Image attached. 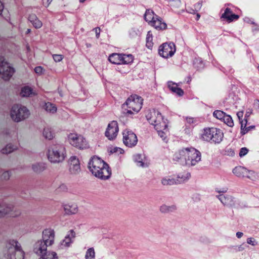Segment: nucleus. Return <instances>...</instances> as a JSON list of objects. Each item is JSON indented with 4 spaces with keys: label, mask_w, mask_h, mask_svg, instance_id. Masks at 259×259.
<instances>
[{
    "label": "nucleus",
    "mask_w": 259,
    "mask_h": 259,
    "mask_svg": "<svg viewBox=\"0 0 259 259\" xmlns=\"http://www.w3.org/2000/svg\"><path fill=\"white\" fill-rule=\"evenodd\" d=\"M146 117L149 122L153 125L157 131L158 136L165 142L168 141L169 133V122L158 111H150Z\"/></svg>",
    "instance_id": "obj_1"
},
{
    "label": "nucleus",
    "mask_w": 259,
    "mask_h": 259,
    "mask_svg": "<svg viewBox=\"0 0 259 259\" xmlns=\"http://www.w3.org/2000/svg\"><path fill=\"white\" fill-rule=\"evenodd\" d=\"M200 152L194 148H185L176 151L172 156L174 161L183 165H194L201 160Z\"/></svg>",
    "instance_id": "obj_2"
},
{
    "label": "nucleus",
    "mask_w": 259,
    "mask_h": 259,
    "mask_svg": "<svg viewBox=\"0 0 259 259\" xmlns=\"http://www.w3.org/2000/svg\"><path fill=\"white\" fill-rule=\"evenodd\" d=\"M88 167L92 175L100 180H107L111 176V169L108 164L98 157L94 156L90 159Z\"/></svg>",
    "instance_id": "obj_3"
},
{
    "label": "nucleus",
    "mask_w": 259,
    "mask_h": 259,
    "mask_svg": "<svg viewBox=\"0 0 259 259\" xmlns=\"http://www.w3.org/2000/svg\"><path fill=\"white\" fill-rule=\"evenodd\" d=\"M143 99L141 97L137 95L130 96L126 100L124 106L128 115L135 114L138 113L142 108Z\"/></svg>",
    "instance_id": "obj_4"
},
{
    "label": "nucleus",
    "mask_w": 259,
    "mask_h": 259,
    "mask_svg": "<svg viewBox=\"0 0 259 259\" xmlns=\"http://www.w3.org/2000/svg\"><path fill=\"white\" fill-rule=\"evenodd\" d=\"M9 245V246H7V250L5 253L7 259H24L25 252L18 241L11 240Z\"/></svg>",
    "instance_id": "obj_5"
},
{
    "label": "nucleus",
    "mask_w": 259,
    "mask_h": 259,
    "mask_svg": "<svg viewBox=\"0 0 259 259\" xmlns=\"http://www.w3.org/2000/svg\"><path fill=\"white\" fill-rule=\"evenodd\" d=\"M30 112L25 106L21 105H14L10 109V116L11 119L15 122L24 121L29 117Z\"/></svg>",
    "instance_id": "obj_6"
},
{
    "label": "nucleus",
    "mask_w": 259,
    "mask_h": 259,
    "mask_svg": "<svg viewBox=\"0 0 259 259\" xmlns=\"http://www.w3.org/2000/svg\"><path fill=\"white\" fill-rule=\"evenodd\" d=\"M144 18L145 21L156 30H163L167 28L166 23L151 10L146 11Z\"/></svg>",
    "instance_id": "obj_7"
},
{
    "label": "nucleus",
    "mask_w": 259,
    "mask_h": 259,
    "mask_svg": "<svg viewBox=\"0 0 259 259\" xmlns=\"http://www.w3.org/2000/svg\"><path fill=\"white\" fill-rule=\"evenodd\" d=\"M66 156V151L63 147L50 148L48 150V159L52 163H61L64 161Z\"/></svg>",
    "instance_id": "obj_8"
},
{
    "label": "nucleus",
    "mask_w": 259,
    "mask_h": 259,
    "mask_svg": "<svg viewBox=\"0 0 259 259\" xmlns=\"http://www.w3.org/2000/svg\"><path fill=\"white\" fill-rule=\"evenodd\" d=\"M68 140L69 143L76 149L83 150L89 147V142L81 135L70 133L68 136Z\"/></svg>",
    "instance_id": "obj_9"
},
{
    "label": "nucleus",
    "mask_w": 259,
    "mask_h": 259,
    "mask_svg": "<svg viewBox=\"0 0 259 259\" xmlns=\"http://www.w3.org/2000/svg\"><path fill=\"white\" fill-rule=\"evenodd\" d=\"M108 60L113 64H128L133 62L134 57L132 55L113 53L109 56Z\"/></svg>",
    "instance_id": "obj_10"
},
{
    "label": "nucleus",
    "mask_w": 259,
    "mask_h": 259,
    "mask_svg": "<svg viewBox=\"0 0 259 259\" xmlns=\"http://www.w3.org/2000/svg\"><path fill=\"white\" fill-rule=\"evenodd\" d=\"M176 51L175 45L173 43H164L159 47V55L163 58L171 57Z\"/></svg>",
    "instance_id": "obj_11"
},
{
    "label": "nucleus",
    "mask_w": 259,
    "mask_h": 259,
    "mask_svg": "<svg viewBox=\"0 0 259 259\" xmlns=\"http://www.w3.org/2000/svg\"><path fill=\"white\" fill-rule=\"evenodd\" d=\"M15 72L14 69L5 60L0 59V75L5 80L9 79Z\"/></svg>",
    "instance_id": "obj_12"
},
{
    "label": "nucleus",
    "mask_w": 259,
    "mask_h": 259,
    "mask_svg": "<svg viewBox=\"0 0 259 259\" xmlns=\"http://www.w3.org/2000/svg\"><path fill=\"white\" fill-rule=\"evenodd\" d=\"M122 141L125 145L132 147L137 144L138 138L133 132L125 130L122 132Z\"/></svg>",
    "instance_id": "obj_13"
},
{
    "label": "nucleus",
    "mask_w": 259,
    "mask_h": 259,
    "mask_svg": "<svg viewBox=\"0 0 259 259\" xmlns=\"http://www.w3.org/2000/svg\"><path fill=\"white\" fill-rule=\"evenodd\" d=\"M118 131L119 127L117 122L113 120L108 123L105 135L108 140H113L117 136Z\"/></svg>",
    "instance_id": "obj_14"
},
{
    "label": "nucleus",
    "mask_w": 259,
    "mask_h": 259,
    "mask_svg": "<svg viewBox=\"0 0 259 259\" xmlns=\"http://www.w3.org/2000/svg\"><path fill=\"white\" fill-rule=\"evenodd\" d=\"M55 233L52 228H46L42 232L41 240L48 245H52L55 242Z\"/></svg>",
    "instance_id": "obj_15"
},
{
    "label": "nucleus",
    "mask_w": 259,
    "mask_h": 259,
    "mask_svg": "<svg viewBox=\"0 0 259 259\" xmlns=\"http://www.w3.org/2000/svg\"><path fill=\"white\" fill-rule=\"evenodd\" d=\"M189 176L188 174H186L181 177L179 176L178 179H176L170 176H168L163 178L161 180V183L163 185H171L185 181L189 178Z\"/></svg>",
    "instance_id": "obj_16"
},
{
    "label": "nucleus",
    "mask_w": 259,
    "mask_h": 259,
    "mask_svg": "<svg viewBox=\"0 0 259 259\" xmlns=\"http://www.w3.org/2000/svg\"><path fill=\"white\" fill-rule=\"evenodd\" d=\"M48 246H49L47 245L43 241L38 240L34 243L33 250L34 253L40 256L47 252Z\"/></svg>",
    "instance_id": "obj_17"
},
{
    "label": "nucleus",
    "mask_w": 259,
    "mask_h": 259,
    "mask_svg": "<svg viewBox=\"0 0 259 259\" xmlns=\"http://www.w3.org/2000/svg\"><path fill=\"white\" fill-rule=\"evenodd\" d=\"M4 217L9 215L11 217H17L20 214V212L15 209L11 204H2Z\"/></svg>",
    "instance_id": "obj_18"
},
{
    "label": "nucleus",
    "mask_w": 259,
    "mask_h": 259,
    "mask_svg": "<svg viewBox=\"0 0 259 259\" xmlns=\"http://www.w3.org/2000/svg\"><path fill=\"white\" fill-rule=\"evenodd\" d=\"M69 170L71 174L75 175L80 171V163L78 159L74 156H71L69 159Z\"/></svg>",
    "instance_id": "obj_19"
},
{
    "label": "nucleus",
    "mask_w": 259,
    "mask_h": 259,
    "mask_svg": "<svg viewBox=\"0 0 259 259\" xmlns=\"http://www.w3.org/2000/svg\"><path fill=\"white\" fill-rule=\"evenodd\" d=\"M63 206L64 211L67 215L75 214L78 211L77 205L74 202H66L64 203Z\"/></svg>",
    "instance_id": "obj_20"
},
{
    "label": "nucleus",
    "mask_w": 259,
    "mask_h": 259,
    "mask_svg": "<svg viewBox=\"0 0 259 259\" xmlns=\"http://www.w3.org/2000/svg\"><path fill=\"white\" fill-rule=\"evenodd\" d=\"M218 198L224 206L232 207L235 204L234 199L230 195L220 194Z\"/></svg>",
    "instance_id": "obj_21"
},
{
    "label": "nucleus",
    "mask_w": 259,
    "mask_h": 259,
    "mask_svg": "<svg viewBox=\"0 0 259 259\" xmlns=\"http://www.w3.org/2000/svg\"><path fill=\"white\" fill-rule=\"evenodd\" d=\"M134 161L138 166L146 167L149 165L147 160L144 155L136 154L134 156Z\"/></svg>",
    "instance_id": "obj_22"
},
{
    "label": "nucleus",
    "mask_w": 259,
    "mask_h": 259,
    "mask_svg": "<svg viewBox=\"0 0 259 259\" xmlns=\"http://www.w3.org/2000/svg\"><path fill=\"white\" fill-rule=\"evenodd\" d=\"M211 140L215 143H220L223 138V133L219 128H213Z\"/></svg>",
    "instance_id": "obj_23"
},
{
    "label": "nucleus",
    "mask_w": 259,
    "mask_h": 259,
    "mask_svg": "<svg viewBox=\"0 0 259 259\" xmlns=\"http://www.w3.org/2000/svg\"><path fill=\"white\" fill-rule=\"evenodd\" d=\"M167 85L169 90L173 93L176 94L179 96L183 95V91L178 87V85L177 83L172 81H168L167 82Z\"/></svg>",
    "instance_id": "obj_24"
},
{
    "label": "nucleus",
    "mask_w": 259,
    "mask_h": 259,
    "mask_svg": "<svg viewBox=\"0 0 259 259\" xmlns=\"http://www.w3.org/2000/svg\"><path fill=\"white\" fill-rule=\"evenodd\" d=\"M29 21L32 25L36 29L40 28L42 26V22L35 14H31L28 18Z\"/></svg>",
    "instance_id": "obj_25"
},
{
    "label": "nucleus",
    "mask_w": 259,
    "mask_h": 259,
    "mask_svg": "<svg viewBox=\"0 0 259 259\" xmlns=\"http://www.w3.org/2000/svg\"><path fill=\"white\" fill-rule=\"evenodd\" d=\"M169 5L178 13L184 12V9H181V6L182 5L181 0H169Z\"/></svg>",
    "instance_id": "obj_26"
},
{
    "label": "nucleus",
    "mask_w": 259,
    "mask_h": 259,
    "mask_svg": "<svg viewBox=\"0 0 259 259\" xmlns=\"http://www.w3.org/2000/svg\"><path fill=\"white\" fill-rule=\"evenodd\" d=\"M42 135L46 139L48 140H52L55 137V134L53 130L49 127H46L44 129Z\"/></svg>",
    "instance_id": "obj_27"
},
{
    "label": "nucleus",
    "mask_w": 259,
    "mask_h": 259,
    "mask_svg": "<svg viewBox=\"0 0 259 259\" xmlns=\"http://www.w3.org/2000/svg\"><path fill=\"white\" fill-rule=\"evenodd\" d=\"M222 17L226 19L229 22H231L234 19H237L239 16L233 14L229 9L227 8L224 13L222 15Z\"/></svg>",
    "instance_id": "obj_28"
},
{
    "label": "nucleus",
    "mask_w": 259,
    "mask_h": 259,
    "mask_svg": "<svg viewBox=\"0 0 259 259\" xmlns=\"http://www.w3.org/2000/svg\"><path fill=\"white\" fill-rule=\"evenodd\" d=\"M213 128H207L204 129L203 133L202 134L201 137L204 141H210L211 140V136L212 135Z\"/></svg>",
    "instance_id": "obj_29"
},
{
    "label": "nucleus",
    "mask_w": 259,
    "mask_h": 259,
    "mask_svg": "<svg viewBox=\"0 0 259 259\" xmlns=\"http://www.w3.org/2000/svg\"><path fill=\"white\" fill-rule=\"evenodd\" d=\"M21 94L23 97H29L32 95H36V92L29 87H25L21 90Z\"/></svg>",
    "instance_id": "obj_30"
},
{
    "label": "nucleus",
    "mask_w": 259,
    "mask_h": 259,
    "mask_svg": "<svg viewBox=\"0 0 259 259\" xmlns=\"http://www.w3.org/2000/svg\"><path fill=\"white\" fill-rule=\"evenodd\" d=\"M38 259H58V256L55 251H49L40 256Z\"/></svg>",
    "instance_id": "obj_31"
},
{
    "label": "nucleus",
    "mask_w": 259,
    "mask_h": 259,
    "mask_svg": "<svg viewBox=\"0 0 259 259\" xmlns=\"http://www.w3.org/2000/svg\"><path fill=\"white\" fill-rule=\"evenodd\" d=\"M233 173L238 177H244L246 168L242 166H236L232 170Z\"/></svg>",
    "instance_id": "obj_32"
},
{
    "label": "nucleus",
    "mask_w": 259,
    "mask_h": 259,
    "mask_svg": "<svg viewBox=\"0 0 259 259\" xmlns=\"http://www.w3.org/2000/svg\"><path fill=\"white\" fill-rule=\"evenodd\" d=\"M43 108L49 113H54L57 111V107L55 105L50 102L46 103L43 106Z\"/></svg>",
    "instance_id": "obj_33"
},
{
    "label": "nucleus",
    "mask_w": 259,
    "mask_h": 259,
    "mask_svg": "<svg viewBox=\"0 0 259 259\" xmlns=\"http://www.w3.org/2000/svg\"><path fill=\"white\" fill-rule=\"evenodd\" d=\"M72 242V238L69 235H66L60 243L62 248L69 247Z\"/></svg>",
    "instance_id": "obj_34"
},
{
    "label": "nucleus",
    "mask_w": 259,
    "mask_h": 259,
    "mask_svg": "<svg viewBox=\"0 0 259 259\" xmlns=\"http://www.w3.org/2000/svg\"><path fill=\"white\" fill-rule=\"evenodd\" d=\"M239 121L241 124V133L242 135H244L249 131L250 127H246L247 125V119H241V120H240Z\"/></svg>",
    "instance_id": "obj_35"
},
{
    "label": "nucleus",
    "mask_w": 259,
    "mask_h": 259,
    "mask_svg": "<svg viewBox=\"0 0 259 259\" xmlns=\"http://www.w3.org/2000/svg\"><path fill=\"white\" fill-rule=\"evenodd\" d=\"M244 177L248 178L252 180H255L257 178V174L254 171L248 170L246 168Z\"/></svg>",
    "instance_id": "obj_36"
},
{
    "label": "nucleus",
    "mask_w": 259,
    "mask_h": 259,
    "mask_svg": "<svg viewBox=\"0 0 259 259\" xmlns=\"http://www.w3.org/2000/svg\"><path fill=\"white\" fill-rule=\"evenodd\" d=\"M176 209L175 206H167L166 205H162L160 207V211L162 213H168Z\"/></svg>",
    "instance_id": "obj_37"
},
{
    "label": "nucleus",
    "mask_w": 259,
    "mask_h": 259,
    "mask_svg": "<svg viewBox=\"0 0 259 259\" xmlns=\"http://www.w3.org/2000/svg\"><path fill=\"white\" fill-rule=\"evenodd\" d=\"M153 36L151 31H148L146 36V46L149 49H151L153 46Z\"/></svg>",
    "instance_id": "obj_38"
},
{
    "label": "nucleus",
    "mask_w": 259,
    "mask_h": 259,
    "mask_svg": "<svg viewBox=\"0 0 259 259\" xmlns=\"http://www.w3.org/2000/svg\"><path fill=\"white\" fill-rule=\"evenodd\" d=\"M95 252L93 248L88 249L85 255V259H94Z\"/></svg>",
    "instance_id": "obj_39"
},
{
    "label": "nucleus",
    "mask_w": 259,
    "mask_h": 259,
    "mask_svg": "<svg viewBox=\"0 0 259 259\" xmlns=\"http://www.w3.org/2000/svg\"><path fill=\"white\" fill-rule=\"evenodd\" d=\"M223 121L230 127H233L234 126V122L232 118L229 115L226 114L223 119Z\"/></svg>",
    "instance_id": "obj_40"
},
{
    "label": "nucleus",
    "mask_w": 259,
    "mask_h": 259,
    "mask_svg": "<svg viewBox=\"0 0 259 259\" xmlns=\"http://www.w3.org/2000/svg\"><path fill=\"white\" fill-rule=\"evenodd\" d=\"M213 115L216 118L223 120L226 114L221 110H215L214 111Z\"/></svg>",
    "instance_id": "obj_41"
},
{
    "label": "nucleus",
    "mask_w": 259,
    "mask_h": 259,
    "mask_svg": "<svg viewBox=\"0 0 259 259\" xmlns=\"http://www.w3.org/2000/svg\"><path fill=\"white\" fill-rule=\"evenodd\" d=\"M110 152L112 154L119 155L123 154L124 153V150L120 148L114 147L110 148Z\"/></svg>",
    "instance_id": "obj_42"
},
{
    "label": "nucleus",
    "mask_w": 259,
    "mask_h": 259,
    "mask_svg": "<svg viewBox=\"0 0 259 259\" xmlns=\"http://www.w3.org/2000/svg\"><path fill=\"white\" fill-rule=\"evenodd\" d=\"M15 147L11 145H7L6 147L2 150V152L4 153H9L13 151L15 149Z\"/></svg>",
    "instance_id": "obj_43"
},
{
    "label": "nucleus",
    "mask_w": 259,
    "mask_h": 259,
    "mask_svg": "<svg viewBox=\"0 0 259 259\" xmlns=\"http://www.w3.org/2000/svg\"><path fill=\"white\" fill-rule=\"evenodd\" d=\"M34 70L35 73L38 75H41L44 74L46 71L45 69L40 66L35 67Z\"/></svg>",
    "instance_id": "obj_44"
},
{
    "label": "nucleus",
    "mask_w": 259,
    "mask_h": 259,
    "mask_svg": "<svg viewBox=\"0 0 259 259\" xmlns=\"http://www.w3.org/2000/svg\"><path fill=\"white\" fill-rule=\"evenodd\" d=\"M63 56L61 54H54L53 58L55 62H60L63 59Z\"/></svg>",
    "instance_id": "obj_45"
},
{
    "label": "nucleus",
    "mask_w": 259,
    "mask_h": 259,
    "mask_svg": "<svg viewBox=\"0 0 259 259\" xmlns=\"http://www.w3.org/2000/svg\"><path fill=\"white\" fill-rule=\"evenodd\" d=\"M248 152V150L247 148L246 147H243L240 150V152H239V156L242 157H243L244 156H245Z\"/></svg>",
    "instance_id": "obj_46"
},
{
    "label": "nucleus",
    "mask_w": 259,
    "mask_h": 259,
    "mask_svg": "<svg viewBox=\"0 0 259 259\" xmlns=\"http://www.w3.org/2000/svg\"><path fill=\"white\" fill-rule=\"evenodd\" d=\"M32 168L35 172H39L41 170V168L39 163H35L32 165Z\"/></svg>",
    "instance_id": "obj_47"
},
{
    "label": "nucleus",
    "mask_w": 259,
    "mask_h": 259,
    "mask_svg": "<svg viewBox=\"0 0 259 259\" xmlns=\"http://www.w3.org/2000/svg\"><path fill=\"white\" fill-rule=\"evenodd\" d=\"M247 242L248 244H250L252 246H254L256 244V241L255 239L253 238H249L247 239Z\"/></svg>",
    "instance_id": "obj_48"
},
{
    "label": "nucleus",
    "mask_w": 259,
    "mask_h": 259,
    "mask_svg": "<svg viewBox=\"0 0 259 259\" xmlns=\"http://www.w3.org/2000/svg\"><path fill=\"white\" fill-rule=\"evenodd\" d=\"M52 1L53 0H46L43 3V5L45 7L48 8L52 3Z\"/></svg>",
    "instance_id": "obj_49"
},
{
    "label": "nucleus",
    "mask_w": 259,
    "mask_h": 259,
    "mask_svg": "<svg viewBox=\"0 0 259 259\" xmlns=\"http://www.w3.org/2000/svg\"><path fill=\"white\" fill-rule=\"evenodd\" d=\"M94 31L95 32L96 37L97 38H98L99 37V36H100V29L99 28H98V27L95 28L94 29Z\"/></svg>",
    "instance_id": "obj_50"
},
{
    "label": "nucleus",
    "mask_w": 259,
    "mask_h": 259,
    "mask_svg": "<svg viewBox=\"0 0 259 259\" xmlns=\"http://www.w3.org/2000/svg\"><path fill=\"white\" fill-rule=\"evenodd\" d=\"M243 112L242 111H238L237 113V116L239 120H241V119H242V117H243Z\"/></svg>",
    "instance_id": "obj_51"
},
{
    "label": "nucleus",
    "mask_w": 259,
    "mask_h": 259,
    "mask_svg": "<svg viewBox=\"0 0 259 259\" xmlns=\"http://www.w3.org/2000/svg\"><path fill=\"white\" fill-rule=\"evenodd\" d=\"M192 199L194 202H196L200 200V197L198 195H195L193 196Z\"/></svg>",
    "instance_id": "obj_52"
},
{
    "label": "nucleus",
    "mask_w": 259,
    "mask_h": 259,
    "mask_svg": "<svg viewBox=\"0 0 259 259\" xmlns=\"http://www.w3.org/2000/svg\"><path fill=\"white\" fill-rule=\"evenodd\" d=\"M4 10V5L3 3L0 2V15L2 13Z\"/></svg>",
    "instance_id": "obj_53"
},
{
    "label": "nucleus",
    "mask_w": 259,
    "mask_h": 259,
    "mask_svg": "<svg viewBox=\"0 0 259 259\" xmlns=\"http://www.w3.org/2000/svg\"><path fill=\"white\" fill-rule=\"evenodd\" d=\"M242 236H243V233H242L241 232H238L236 233V236L238 238H240L241 237H242Z\"/></svg>",
    "instance_id": "obj_54"
},
{
    "label": "nucleus",
    "mask_w": 259,
    "mask_h": 259,
    "mask_svg": "<svg viewBox=\"0 0 259 259\" xmlns=\"http://www.w3.org/2000/svg\"><path fill=\"white\" fill-rule=\"evenodd\" d=\"M4 217L2 204H0V218Z\"/></svg>",
    "instance_id": "obj_55"
},
{
    "label": "nucleus",
    "mask_w": 259,
    "mask_h": 259,
    "mask_svg": "<svg viewBox=\"0 0 259 259\" xmlns=\"http://www.w3.org/2000/svg\"><path fill=\"white\" fill-rule=\"evenodd\" d=\"M227 191V189L226 188H224L222 191H218V192L220 193V192H226Z\"/></svg>",
    "instance_id": "obj_56"
},
{
    "label": "nucleus",
    "mask_w": 259,
    "mask_h": 259,
    "mask_svg": "<svg viewBox=\"0 0 259 259\" xmlns=\"http://www.w3.org/2000/svg\"><path fill=\"white\" fill-rule=\"evenodd\" d=\"M201 6H202L201 4L198 3V5H197V8H198V9H200L201 8Z\"/></svg>",
    "instance_id": "obj_57"
},
{
    "label": "nucleus",
    "mask_w": 259,
    "mask_h": 259,
    "mask_svg": "<svg viewBox=\"0 0 259 259\" xmlns=\"http://www.w3.org/2000/svg\"><path fill=\"white\" fill-rule=\"evenodd\" d=\"M30 32H31V29H28L26 31V33H30Z\"/></svg>",
    "instance_id": "obj_58"
},
{
    "label": "nucleus",
    "mask_w": 259,
    "mask_h": 259,
    "mask_svg": "<svg viewBox=\"0 0 259 259\" xmlns=\"http://www.w3.org/2000/svg\"><path fill=\"white\" fill-rule=\"evenodd\" d=\"M256 104H257L258 108H259V101L258 100L256 101Z\"/></svg>",
    "instance_id": "obj_59"
},
{
    "label": "nucleus",
    "mask_w": 259,
    "mask_h": 259,
    "mask_svg": "<svg viewBox=\"0 0 259 259\" xmlns=\"http://www.w3.org/2000/svg\"><path fill=\"white\" fill-rule=\"evenodd\" d=\"M85 1V0H79V2H80V3H83V2H84Z\"/></svg>",
    "instance_id": "obj_60"
},
{
    "label": "nucleus",
    "mask_w": 259,
    "mask_h": 259,
    "mask_svg": "<svg viewBox=\"0 0 259 259\" xmlns=\"http://www.w3.org/2000/svg\"><path fill=\"white\" fill-rule=\"evenodd\" d=\"M188 12H190V13H193V12H194V11H193V10H192V11H191L188 10Z\"/></svg>",
    "instance_id": "obj_61"
},
{
    "label": "nucleus",
    "mask_w": 259,
    "mask_h": 259,
    "mask_svg": "<svg viewBox=\"0 0 259 259\" xmlns=\"http://www.w3.org/2000/svg\"><path fill=\"white\" fill-rule=\"evenodd\" d=\"M4 175H8V176H9V173L7 172H5V173L4 174Z\"/></svg>",
    "instance_id": "obj_62"
},
{
    "label": "nucleus",
    "mask_w": 259,
    "mask_h": 259,
    "mask_svg": "<svg viewBox=\"0 0 259 259\" xmlns=\"http://www.w3.org/2000/svg\"><path fill=\"white\" fill-rule=\"evenodd\" d=\"M197 17L199 18L200 17V15L199 14H197Z\"/></svg>",
    "instance_id": "obj_63"
}]
</instances>
